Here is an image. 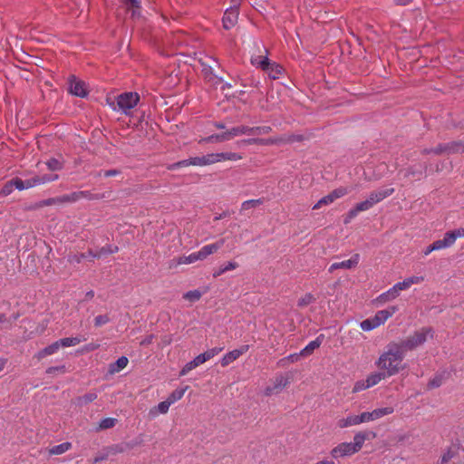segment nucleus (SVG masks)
Returning a JSON list of instances; mask_svg holds the SVG:
<instances>
[{
	"label": "nucleus",
	"instance_id": "nucleus-1",
	"mask_svg": "<svg viewBox=\"0 0 464 464\" xmlns=\"http://www.w3.org/2000/svg\"><path fill=\"white\" fill-rule=\"evenodd\" d=\"M405 353L400 344L392 342L386 346V351L379 357L377 366L385 370L388 376L397 374L401 369V362L404 359Z\"/></svg>",
	"mask_w": 464,
	"mask_h": 464
},
{
	"label": "nucleus",
	"instance_id": "nucleus-2",
	"mask_svg": "<svg viewBox=\"0 0 464 464\" xmlns=\"http://www.w3.org/2000/svg\"><path fill=\"white\" fill-rule=\"evenodd\" d=\"M433 330L430 327H423L416 331L412 335H410L405 340L398 342L404 353L412 351L417 347L422 345L428 338H433Z\"/></svg>",
	"mask_w": 464,
	"mask_h": 464
},
{
	"label": "nucleus",
	"instance_id": "nucleus-3",
	"mask_svg": "<svg viewBox=\"0 0 464 464\" xmlns=\"http://www.w3.org/2000/svg\"><path fill=\"white\" fill-rule=\"evenodd\" d=\"M459 237H464L463 227L446 232L442 239H439L433 242V247H435L436 250L450 247L455 244L457 238Z\"/></svg>",
	"mask_w": 464,
	"mask_h": 464
},
{
	"label": "nucleus",
	"instance_id": "nucleus-4",
	"mask_svg": "<svg viewBox=\"0 0 464 464\" xmlns=\"http://www.w3.org/2000/svg\"><path fill=\"white\" fill-rule=\"evenodd\" d=\"M139 100L140 96L137 92H124L118 96L117 104L122 111L127 112L137 105Z\"/></svg>",
	"mask_w": 464,
	"mask_h": 464
},
{
	"label": "nucleus",
	"instance_id": "nucleus-5",
	"mask_svg": "<svg viewBox=\"0 0 464 464\" xmlns=\"http://www.w3.org/2000/svg\"><path fill=\"white\" fill-rule=\"evenodd\" d=\"M348 194V189L343 187L335 188L328 195L323 197L314 207L313 209H319L322 206H326L333 203L337 198H340Z\"/></svg>",
	"mask_w": 464,
	"mask_h": 464
},
{
	"label": "nucleus",
	"instance_id": "nucleus-6",
	"mask_svg": "<svg viewBox=\"0 0 464 464\" xmlns=\"http://www.w3.org/2000/svg\"><path fill=\"white\" fill-rule=\"evenodd\" d=\"M68 83L70 93L82 98L87 96L88 92L84 82L78 80L74 75H71Z\"/></svg>",
	"mask_w": 464,
	"mask_h": 464
},
{
	"label": "nucleus",
	"instance_id": "nucleus-7",
	"mask_svg": "<svg viewBox=\"0 0 464 464\" xmlns=\"http://www.w3.org/2000/svg\"><path fill=\"white\" fill-rule=\"evenodd\" d=\"M190 165L206 166L208 164H207V160L205 159V156H201V157L189 158L188 160H179L178 162L169 164L167 166V169L169 170H175L179 168L188 167Z\"/></svg>",
	"mask_w": 464,
	"mask_h": 464
},
{
	"label": "nucleus",
	"instance_id": "nucleus-8",
	"mask_svg": "<svg viewBox=\"0 0 464 464\" xmlns=\"http://www.w3.org/2000/svg\"><path fill=\"white\" fill-rule=\"evenodd\" d=\"M358 452L354 447L352 445V442H343L334 447L331 450V456L334 459L344 458L347 456H352L353 454Z\"/></svg>",
	"mask_w": 464,
	"mask_h": 464
},
{
	"label": "nucleus",
	"instance_id": "nucleus-9",
	"mask_svg": "<svg viewBox=\"0 0 464 464\" xmlns=\"http://www.w3.org/2000/svg\"><path fill=\"white\" fill-rule=\"evenodd\" d=\"M241 142L248 145L257 144L262 146L285 145L284 135L268 139L251 138L243 140Z\"/></svg>",
	"mask_w": 464,
	"mask_h": 464
},
{
	"label": "nucleus",
	"instance_id": "nucleus-10",
	"mask_svg": "<svg viewBox=\"0 0 464 464\" xmlns=\"http://www.w3.org/2000/svg\"><path fill=\"white\" fill-rule=\"evenodd\" d=\"M289 383L290 381L288 377H284L283 375L276 376L273 382V385H269L266 388L265 394L271 396L279 393Z\"/></svg>",
	"mask_w": 464,
	"mask_h": 464
},
{
	"label": "nucleus",
	"instance_id": "nucleus-11",
	"mask_svg": "<svg viewBox=\"0 0 464 464\" xmlns=\"http://www.w3.org/2000/svg\"><path fill=\"white\" fill-rule=\"evenodd\" d=\"M249 349V345L244 344L240 346L238 349H235L233 351L226 353L223 358L220 360V363L223 367L229 365L231 362L239 358L242 354L246 353Z\"/></svg>",
	"mask_w": 464,
	"mask_h": 464
},
{
	"label": "nucleus",
	"instance_id": "nucleus-12",
	"mask_svg": "<svg viewBox=\"0 0 464 464\" xmlns=\"http://www.w3.org/2000/svg\"><path fill=\"white\" fill-rule=\"evenodd\" d=\"M373 205L368 199H365L354 206L352 209L348 211L346 217L343 219L344 224L350 223L357 215L362 211H366L370 209Z\"/></svg>",
	"mask_w": 464,
	"mask_h": 464
},
{
	"label": "nucleus",
	"instance_id": "nucleus-13",
	"mask_svg": "<svg viewBox=\"0 0 464 464\" xmlns=\"http://www.w3.org/2000/svg\"><path fill=\"white\" fill-rule=\"evenodd\" d=\"M359 260H360L359 254H354L348 260L332 264L330 266L328 271L330 273H333L336 269H352V268L355 267L358 265Z\"/></svg>",
	"mask_w": 464,
	"mask_h": 464
},
{
	"label": "nucleus",
	"instance_id": "nucleus-14",
	"mask_svg": "<svg viewBox=\"0 0 464 464\" xmlns=\"http://www.w3.org/2000/svg\"><path fill=\"white\" fill-rule=\"evenodd\" d=\"M375 437L376 433L372 430L360 431L354 435L353 442H352V445L357 451H359L365 440L374 439Z\"/></svg>",
	"mask_w": 464,
	"mask_h": 464
},
{
	"label": "nucleus",
	"instance_id": "nucleus-15",
	"mask_svg": "<svg viewBox=\"0 0 464 464\" xmlns=\"http://www.w3.org/2000/svg\"><path fill=\"white\" fill-rule=\"evenodd\" d=\"M238 11L237 9L228 8L222 18L223 27L226 30L232 28L237 22Z\"/></svg>",
	"mask_w": 464,
	"mask_h": 464
},
{
	"label": "nucleus",
	"instance_id": "nucleus-16",
	"mask_svg": "<svg viewBox=\"0 0 464 464\" xmlns=\"http://www.w3.org/2000/svg\"><path fill=\"white\" fill-rule=\"evenodd\" d=\"M397 306H390L387 309L378 311L373 316L378 326L384 324L390 317H392L396 312Z\"/></svg>",
	"mask_w": 464,
	"mask_h": 464
},
{
	"label": "nucleus",
	"instance_id": "nucleus-17",
	"mask_svg": "<svg viewBox=\"0 0 464 464\" xmlns=\"http://www.w3.org/2000/svg\"><path fill=\"white\" fill-rule=\"evenodd\" d=\"M393 192H394V188H393L376 190V191L372 192L369 195L367 199L370 202H372V204L374 206L375 204L381 202L384 198H386L389 196H391Z\"/></svg>",
	"mask_w": 464,
	"mask_h": 464
},
{
	"label": "nucleus",
	"instance_id": "nucleus-18",
	"mask_svg": "<svg viewBox=\"0 0 464 464\" xmlns=\"http://www.w3.org/2000/svg\"><path fill=\"white\" fill-rule=\"evenodd\" d=\"M224 244H225V238H221L213 244L204 246L199 250L201 256L203 257V260L205 258H207L209 255H211V254L217 252L218 249H220Z\"/></svg>",
	"mask_w": 464,
	"mask_h": 464
},
{
	"label": "nucleus",
	"instance_id": "nucleus-19",
	"mask_svg": "<svg viewBox=\"0 0 464 464\" xmlns=\"http://www.w3.org/2000/svg\"><path fill=\"white\" fill-rule=\"evenodd\" d=\"M118 250H119V247L117 246L109 245V246L101 247L98 251H95V252L92 251V249H89L88 254L92 258H101L102 256H103L105 255L116 253V252H118Z\"/></svg>",
	"mask_w": 464,
	"mask_h": 464
},
{
	"label": "nucleus",
	"instance_id": "nucleus-20",
	"mask_svg": "<svg viewBox=\"0 0 464 464\" xmlns=\"http://www.w3.org/2000/svg\"><path fill=\"white\" fill-rule=\"evenodd\" d=\"M399 292L400 291L398 290V288H396V285H394L391 289L380 295L376 298L375 302L382 304L386 302L392 301L399 295Z\"/></svg>",
	"mask_w": 464,
	"mask_h": 464
},
{
	"label": "nucleus",
	"instance_id": "nucleus-21",
	"mask_svg": "<svg viewBox=\"0 0 464 464\" xmlns=\"http://www.w3.org/2000/svg\"><path fill=\"white\" fill-rule=\"evenodd\" d=\"M122 4L128 11L131 12L132 17L135 18L140 16V0H122Z\"/></svg>",
	"mask_w": 464,
	"mask_h": 464
},
{
	"label": "nucleus",
	"instance_id": "nucleus-22",
	"mask_svg": "<svg viewBox=\"0 0 464 464\" xmlns=\"http://www.w3.org/2000/svg\"><path fill=\"white\" fill-rule=\"evenodd\" d=\"M171 403L166 399V401L160 402L157 406L151 408L149 411L150 418H155L160 413L166 414L169 409Z\"/></svg>",
	"mask_w": 464,
	"mask_h": 464
},
{
	"label": "nucleus",
	"instance_id": "nucleus-23",
	"mask_svg": "<svg viewBox=\"0 0 464 464\" xmlns=\"http://www.w3.org/2000/svg\"><path fill=\"white\" fill-rule=\"evenodd\" d=\"M60 349V346L58 344V342H54L52 344L46 346L45 348L40 350L34 357L37 358V360H42L46 356L54 354L58 350Z\"/></svg>",
	"mask_w": 464,
	"mask_h": 464
},
{
	"label": "nucleus",
	"instance_id": "nucleus-24",
	"mask_svg": "<svg viewBox=\"0 0 464 464\" xmlns=\"http://www.w3.org/2000/svg\"><path fill=\"white\" fill-rule=\"evenodd\" d=\"M97 397H98L97 392H90L85 393L82 396H79V397L75 398L73 400V403L77 406L82 407L83 405H86V404L93 401L94 400L97 399Z\"/></svg>",
	"mask_w": 464,
	"mask_h": 464
},
{
	"label": "nucleus",
	"instance_id": "nucleus-25",
	"mask_svg": "<svg viewBox=\"0 0 464 464\" xmlns=\"http://www.w3.org/2000/svg\"><path fill=\"white\" fill-rule=\"evenodd\" d=\"M447 145V155L464 153V141L463 140H453L446 143Z\"/></svg>",
	"mask_w": 464,
	"mask_h": 464
},
{
	"label": "nucleus",
	"instance_id": "nucleus-26",
	"mask_svg": "<svg viewBox=\"0 0 464 464\" xmlns=\"http://www.w3.org/2000/svg\"><path fill=\"white\" fill-rule=\"evenodd\" d=\"M423 280V277L421 276H411L409 278L404 279L402 282H399L395 284L396 288H398L399 291L405 290L409 288L413 284H419Z\"/></svg>",
	"mask_w": 464,
	"mask_h": 464
},
{
	"label": "nucleus",
	"instance_id": "nucleus-27",
	"mask_svg": "<svg viewBox=\"0 0 464 464\" xmlns=\"http://www.w3.org/2000/svg\"><path fill=\"white\" fill-rule=\"evenodd\" d=\"M426 165L412 166L406 169L405 176H412L420 179L426 171Z\"/></svg>",
	"mask_w": 464,
	"mask_h": 464
},
{
	"label": "nucleus",
	"instance_id": "nucleus-28",
	"mask_svg": "<svg viewBox=\"0 0 464 464\" xmlns=\"http://www.w3.org/2000/svg\"><path fill=\"white\" fill-rule=\"evenodd\" d=\"M128 362L129 359L126 356H121L115 362L110 364L109 372L111 373L118 372L124 369Z\"/></svg>",
	"mask_w": 464,
	"mask_h": 464
},
{
	"label": "nucleus",
	"instance_id": "nucleus-29",
	"mask_svg": "<svg viewBox=\"0 0 464 464\" xmlns=\"http://www.w3.org/2000/svg\"><path fill=\"white\" fill-rule=\"evenodd\" d=\"M322 343V336H318L315 340L310 342L302 351L303 357L308 356L317 349Z\"/></svg>",
	"mask_w": 464,
	"mask_h": 464
},
{
	"label": "nucleus",
	"instance_id": "nucleus-30",
	"mask_svg": "<svg viewBox=\"0 0 464 464\" xmlns=\"http://www.w3.org/2000/svg\"><path fill=\"white\" fill-rule=\"evenodd\" d=\"M393 412L392 407H384L373 410L370 412L371 421L378 420L385 415L392 414Z\"/></svg>",
	"mask_w": 464,
	"mask_h": 464
},
{
	"label": "nucleus",
	"instance_id": "nucleus-31",
	"mask_svg": "<svg viewBox=\"0 0 464 464\" xmlns=\"http://www.w3.org/2000/svg\"><path fill=\"white\" fill-rule=\"evenodd\" d=\"M393 412L392 407H384L373 410L370 412L371 421L378 420L385 415L392 414Z\"/></svg>",
	"mask_w": 464,
	"mask_h": 464
},
{
	"label": "nucleus",
	"instance_id": "nucleus-32",
	"mask_svg": "<svg viewBox=\"0 0 464 464\" xmlns=\"http://www.w3.org/2000/svg\"><path fill=\"white\" fill-rule=\"evenodd\" d=\"M270 60L267 56H255L251 58V63L256 67H260L263 71L269 70Z\"/></svg>",
	"mask_w": 464,
	"mask_h": 464
},
{
	"label": "nucleus",
	"instance_id": "nucleus-33",
	"mask_svg": "<svg viewBox=\"0 0 464 464\" xmlns=\"http://www.w3.org/2000/svg\"><path fill=\"white\" fill-rule=\"evenodd\" d=\"M358 424H360L358 415H349L346 418L339 420L337 423L338 427L342 429Z\"/></svg>",
	"mask_w": 464,
	"mask_h": 464
},
{
	"label": "nucleus",
	"instance_id": "nucleus-34",
	"mask_svg": "<svg viewBox=\"0 0 464 464\" xmlns=\"http://www.w3.org/2000/svg\"><path fill=\"white\" fill-rule=\"evenodd\" d=\"M387 375L386 372H374L369 375L366 379V386L372 387L379 383L382 379H384Z\"/></svg>",
	"mask_w": 464,
	"mask_h": 464
},
{
	"label": "nucleus",
	"instance_id": "nucleus-35",
	"mask_svg": "<svg viewBox=\"0 0 464 464\" xmlns=\"http://www.w3.org/2000/svg\"><path fill=\"white\" fill-rule=\"evenodd\" d=\"M230 140L231 136L229 130L219 134H213L205 139L207 142H223Z\"/></svg>",
	"mask_w": 464,
	"mask_h": 464
},
{
	"label": "nucleus",
	"instance_id": "nucleus-36",
	"mask_svg": "<svg viewBox=\"0 0 464 464\" xmlns=\"http://www.w3.org/2000/svg\"><path fill=\"white\" fill-rule=\"evenodd\" d=\"M272 79H278L283 72V67L276 63H269V70H265Z\"/></svg>",
	"mask_w": 464,
	"mask_h": 464
},
{
	"label": "nucleus",
	"instance_id": "nucleus-37",
	"mask_svg": "<svg viewBox=\"0 0 464 464\" xmlns=\"http://www.w3.org/2000/svg\"><path fill=\"white\" fill-rule=\"evenodd\" d=\"M229 133L231 136V140L234 137L243 135V134L251 135V127L245 126V125L233 127L232 129L229 130Z\"/></svg>",
	"mask_w": 464,
	"mask_h": 464
},
{
	"label": "nucleus",
	"instance_id": "nucleus-38",
	"mask_svg": "<svg viewBox=\"0 0 464 464\" xmlns=\"http://www.w3.org/2000/svg\"><path fill=\"white\" fill-rule=\"evenodd\" d=\"M85 339H82L80 337H66L58 340V344L60 347H70L79 344L82 341Z\"/></svg>",
	"mask_w": 464,
	"mask_h": 464
},
{
	"label": "nucleus",
	"instance_id": "nucleus-39",
	"mask_svg": "<svg viewBox=\"0 0 464 464\" xmlns=\"http://www.w3.org/2000/svg\"><path fill=\"white\" fill-rule=\"evenodd\" d=\"M198 260H203L199 251L179 257V264H191Z\"/></svg>",
	"mask_w": 464,
	"mask_h": 464
},
{
	"label": "nucleus",
	"instance_id": "nucleus-40",
	"mask_svg": "<svg viewBox=\"0 0 464 464\" xmlns=\"http://www.w3.org/2000/svg\"><path fill=\"white\" fill-rule=\"evenodd\" d=\"M72 447V444L70 442H63L62 444H59V445H56V446H53V448H51L49 450V453L51 455H60V454H63L64 452H66L67 450H69Z\"/></svg>",
	"mask_w": 464,
	"mask_h": 464
},
{
	"label": "nucleus",
	"instance_id": "nucleus-41",
	"mask_svg": "<svg viewBox=\"0 0 464 464\" xmlns=\"http://www.w3.org/2000/svg\"><path fill=\"white\" fill-rule=\"evenodd\" d=\"M284 135L285 144H293L295 142H302L305 140L303 134L285 133Z\"/></svg>",
	"mask_w": 464,
	"mask_h": 464
},
{
	"label": "nucleus",
	"instance_id": "nucleus-42",
	"mask_svg": "<svg viewBox=\"0 0 464 464\" xmlns=\"http://www.w3.org/2000/svg\"><path fill=\"white\" fill-rule=\"evenodd\" d=\"M242 159V156L236 152H220L218 153V162L222 160H239Z\"/></svg>",
	"mask_w": 464,
	"mask_h": 464
},
{
	"label": "nucleus",
	"instance_id": "nucleus-43",
	"mask_svg": "<svg viewBox=\"0 0 464 464\" xmlns=\"http://www.w3.org/2000/svg\"><path fill=\"white\" fill-rule=\"evenodd\" d=\"M188 389V387H185V388H182V389H176L174 390L167 398V400L171 403L173 404L174 402L178 401L179 400H180L186 390Z\"/></svg>",
	"mask_w": 464,
	"mask_h": 464
},
{
	"label": "nucleus",
	"instance_id": "nucleus-44",
	"mask_svg": "<svg viewBox=\"0 0 464 464\" xmlns=\"http://www.w3.org/2000/svg\"><path fill=\"white\" fill-rule=\"evenodd\" d=\"M263 202H264V199H262V198L246 200L241 205V211H245V210H247L252 208H256V207L262 205Z\"/></svg>",
	"mask_w": 464,
	"mask_h": 464
},
{
	"label": "nucleus",
	"instance_id": "nucleus-45",
	"mask_svg": "<svg viewBox=\"0 0 464 464\" xmlns=\"http://www.w3.org/2000/svg\"><path fill=\"white\" fill-rule=\"evenodd\" d=\"M118 422L117 419L114 418H105L102 419L99 423L100 430H108L113 428Z\"/></svg>",
	"mask_w": 464,
	"mask_h": 464
},
{
	"label": "nucleus",
	"instance_id": "nucleus-46",
	"mask_svg": "<svg viewBox=\"0 0 464 464\" xmlns=\"http://www.w3.org/2000/svg\"><path fill=\"white\" fill-rule=\"evenodd\" d=\"M202 296V293L198 290L188 291L184 294L183 298L190 302L198 301Z\"/></svg>",
	"mask_w": 464,
	"mask_h": 464
},
{
	"label": "nucleus",
	"instance_id": "nucleus-47",
	"mask_svg": "<svg viewBox=\"0 0 464 464\" xmlns=\"http://www.w3.org/2000/svg\"><path fill=\"white\" fill-rule=\"evenodd\" d=\"M91 256L88 252L81 254H72L68 256V261L71 264H80L84 258Z\"/></svg>",
	"mask_w": 464,
	"mask_h": 464
},
{
	"label": "nucleus",
	"instance_id": "nucleus-48",
	"mask_svg": "<svg viewBox=\"0 0 464 464\" xmlns=\"http://www.w3.org/2000/svg\"><path fill=\"white\" fill-rule=\"evenodd\" d=\"M79 191L72 192L58 198L59 202H75L80 200Z\"/></svg>",
	"mask_w": 464,
	"mask_h": 464
},
{
	"label": "nucleus",
	"instance_id": "nucleus-49",
	"mask_svg": "<svg viewBox=\"0 0 464 464\" xmlns=\"http://www.w3.org/2000/svg\"><path fill=\"white\" fill-rule=\"evenodd\" d=\"M444 381V376L442 374L435 375L428 383L429 389H434L440 387Z\"/></svg>",
	"mask_w": 464,
	"mask_h": 464
},
{
	"label": "nucleus",
	"instance_id": "nucleus-50",
	"mask_svg": "<svg viewBox=\"0 0 464 464\" xmlns=\"http://www.w3.org/2000/svg\"><path fill=\"white\" fill-rule=\"evenodd\" d=\"M314 302H315V297L312 294L308 293L298 300L297 304L299 307H304Z\"/></svg>",
	"mask_w": 464,
	"mask_h": 464
},
{
	"label": "nucleus",
	"instance_id": "nucleus-51",
	"mask_svg": "<svg viewBox=\"0 0 464 464\" xmlns=\"http://www.w3.org/2000/svg\"><path fill=\"white\" fill-rule=\"evenodd\" d=\"M378 327L375 320L373 317L372 318H368L366 320H363L362 323H361V328L363 330V331H371L374 328Z\"/></svg>",
	"mask_w": 464,
	"mask_h": 464
},
{
	"label": "nucleus",
	"instance_id": "nucleus-52",
	"mask_svg": "<svg viewBox=\"0 0 464 464\" xmlns=\"http://www.w3.org/2000/svg\"><path fill=\"white\" fill-rule=\"evenodd\" d=\"M272 131L270 126L251 127V135L268 134Z\"/></svg>",
	"mask_w": 464,
	"mask_h": 464
},
{
	"label": "nucleus",
	"instance_id": "nucleus-53",
	"mask_svg": "<svg viewBox=\"0 0 464 464\" xmlns=\"http://www.w3.org/2000/svg\"><path fill=\"white\" fill-rule=\"evenodd\" d=\"M46 165L48 167V169L50 170H60L63 169V163L61 161H59L58 160L53 158V159H50L47 162H46Z\"/></svg>",
	"mask_w": 464,
	"mask_h": 464
},
{
	"label": "nucleus",
	"instance_id": "nucleus-54",
	"mask_svg": "<svg viewBox=\"0 0 464 464\" xmlns=\"http://www.w3.org/2000/svg\"><path fill=\"white\" fill-rule=\"evenodd\" d=\"M223 349L224 347H215L203 353V355L205 356L206 360L208 361L217 354H218L220 352H222Z\"/></svg>",
	"mask_w": 464,
	"mask_h": 464
},
{
	"label": "nucleus",
	"instance_id": "nucleus-55",
	"mask_svg": "<svg viewBox=\"0 0 464 464\" xmlns=\"http://www.w3.org/2000/svg\"><path fill=\"white\" fill-rule=\"evenodd\" d=\"M110 322V318L107 314H101V315H97L95 318H94V325L96 327H100L107 323Z\"/></svg>",
	"mask_w": 464,
	"mask_h": 464
},
{
	"label": "nucleus",
	"instance_id": "nucleus-56",
	"mask_svg": "<svg viewBox=\"0 0 464 464\" xmlns=\"http://www.w3.org/2000/svg\"><path fill=\"white\" fill-rule=\"evenodd\" d=\"M57 179H58V175L57 174H44V175H43L41 177H38L40 184H44V183H46V182H51V181L56 180Z\"/></svg>",
	"mask_w": 464,
	"mask_h": 464
},
{
	"label": "nucleus",
	"instance_id": "nucleus-57",
	"mask_svg": "<svg viewBox=\"0 0 464 464\" xmlns=\"http://www.w3.org/2000/svg\"><path fill=\"white\" fill-rule=\"evenodd\" d=\"M64 373L65 372V366L64 365H61V366H52V367H49L46 369V373L48 375H53V374H55V373Z\"/></svg>",
	"mask_w": 464,
	"mask_h": 464
},
{
	"label": "nucleus",
	"instance_id": "nucleus-58",
	"mask_svg": "<svg viewBox=\"0 0 464 464\" xmlns=\"http://www.w3.org/2000/svg\"><path fill=\"white\" fill-rule=\"evenodd\" d=\"M13 190H14V186L12 184V180H10L4 185V187L0 190V195L8 196L13 192Z\"/></svg>",
	"mask_w": 464,
	"mask_h": 464
},
{
	"label": "nucleus",
	"instance_id": "nucleus-59",
	"mask_svg": "<svg viewBox=\"0 0 464 464\" xmlns=\"http://www.w3.org/2000/svg\"><path fill=\"white\" fill-rule=\"evenodd\" d=\"M455 455V452L451 449H448L447 451L440 458V464L448 463Z\"/></svg>",
	"mask_w": 464,
	"mask_h": 464
},
{
	"label": "nucleus",
	"instance_id": "nucleus-60",
	"mask_svg": "<svg viewBox=\"0 0 464 464\" xmlns=\"http://www.w3.org/2000/svg\"><path fill=\"white\" fill-rule=\"evenodd\" d=\"M79 196L81 199L87 198L89 200H94L101 198V197L98 194L93 195L90 191H79Z\"/></svg>",
	"mask_w": 464,
	"mask_h": 464
},
{
	"label": "nucleus",
	"instance_id": "nucleus-61",
	"mask_svg": "<svg viewBox=\"0 0 464 464\" xmlns=\"http://www.w3.org/2000/svg\"><path fill=\"white\" fill-rule=\"evenodd\" d=\"M196 367H198V366L196 365V363L193 360L188 362V363L185 364V366L180 371V375H186L188 372L192 371Z\"/></svg>",
	"mask_w": 464,
	"mask_h": 464
},
{
	"label": "nucleus",
	"instance_id": "nucleus-62",
	"mask_svg": "<svg viewBox=\"0 0 464 464\" xmlns=\"http://www.w3.org/2000/svg\"><path fill=\"white\" fill-rule=\"evenodd\" d=\"M432 153L436 155L447 154L446 143L439 144L437 147L433 148Z\"/></svg>",
	"mask_w": 464,
	"mask_h": 464
},
{
	"label": "nucleus",
	"instance_id": "nucleus-63",
	"mask_svg": "<svg viewBox=\"0 0 464 464\" xmlns=\"http://www.w3.org/2000/svg\"><path fill=\"white\" fill-rule=\"evenodd\" d=\"M369 386H366V380L358 381L353 387V392H360L365 389H368Z\"/></svg>",
	"mask_w": 464,
	"mask_h": 464
},
{
	"label": "nucleus",
	"instance_id": "nucleus-64",
	"mask_svg": "<svg viewBox=\"0 0 464 464\" xmlns=\"http://www.w3.org/2000/svg\"><path fill=\"white\" fill-rule=\"evenodd\" d=\"M12 180V184L14 188H16L17 189L19 190H23L24 189V180H22L21 179L19 178H15V179H11Z\"/></svg>",
	"mask_w": 464,
	"mask_h": 464
}]
</instances>
